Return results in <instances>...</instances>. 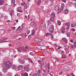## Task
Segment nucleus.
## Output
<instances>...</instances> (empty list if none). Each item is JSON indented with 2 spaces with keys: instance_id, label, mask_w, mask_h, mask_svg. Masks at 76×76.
<instances>
[{
  "instance_id": "nucleus-1",
  "label": "nucleus",
  "mask_w": 76,
  "mask_h": 76,
  "mask_svg": "<svg viewBox=\"0 0 76 76\" xmlns=\"http://www.w3.org/2000/svg\"><path fill=\"white\" fill-rule=\"evenodd\" d=\"M12 65V64L10 61L6 62L3 61L2 64V71L4 73H6L7 72V69H10Z\"/></svg>"
},
{
  "instance_id": "nucleus-2",
  "label": "nucleus",
  "mask_w": 76,
  "mask_h": 76,
  "mask_svg": "<svg viewBox=\"0 0 76 76\" xmlns=\"http://www.w3.org/2000/svg\"><path fill=\"white\" fill-rule=\"evenodd\" d=\"M54 26L51 25V28H49L48 29L50 33H52L54 31Z\"/></svg>"
},
{
  "instance_id": "nucleus-3",
  "label": "nucleus",
  "mask_w": 76,
  "mask_h": 76,
  "mask_svg": "<svg viewBox=\"0 0 76 76\" xmlns=\"http://www.w3.org/2000/svg\"><path fill=\"white\" fill-rule=\"evenodd\" d=\"M22 31V28H21L20 26H19L16 30V32L17 33H20V32Z\"/></svg>"
},
{
  "instance_id": "nucleus-4",
  "label": "nucleus",
  "mask_w": 76,
  "mask_h": 76,
  "mask_svg": "<svg viewBox=\"0 0 76 76\" xmlns=\"http://www.w3.org/2000/svg\"><path fill=\"white\" fill-rule=\"evenodd\" d=\"M23 69L26 72H28L29 71V66L28 65H26L24 66Z\"/></svg>"
},
{
  "instance_id": "nucleus-5",
  "label": "nucleus",
  "mask_w": 76,
  "mask_h": 76,
  "mask_svg": "<svg viewBox=\"0 0 76 76\" xmlns=\"http://www.w3.org/2000/svg\"><path fill=\"white\" fill-rule=\"evenodd\" d=\"M63 68L64 70H69L70 69V67L67 65L64 66Z\"/></svg>"
},
{
  "instance_id": "nucleus-6",
  "label": "nucleus",
  "mask_w": 76,
  "mask_h": 76,
  "mask_svg": "<svg viewBox=\"0 0 76 76\" xmlns=\"http://www.w3.org/2000/svg\"><path fill=\"white\" fill-rule=\"evenodd\" d=\"M38 44L39 46H43L44 45V43L42 42H41L40 40L39 42H38Z\"/></svg>"
},
{
  "instance_id": "nucleus-7",
  "label": "nucleus",
  "mask_w": 76,
  "mask_h": 76,
  "mask_svg": "<svg viewBox=\"0 0 76 76\" xmlns=\"http://www.w3.org/2000/svg\"><path fill=\"white\" fill-rule=\"evenodd\" d=\"M18 60L19 63H21L22 64H24L25 63V61L22 60L20 58L18 59Z\"/></svg>"
},
{
  "instance_id": "nucleus-8",
  "label": "nucleus",
  "mask_w": 76,
  "mask_h": 76,
  "mask_svg": "<svg viewBox=\"0 0 76 76\" xmlns=\"http://www.w3.org/2000/svg\"><path fill=\"white\" fill-rule=\"evenodd\" d=\"M30 25H33V26L35 27L36 24H35V23L34 22H31L30 23Z\"/></svg>"
},
{
  "instance_id": "nucleus-9",
  "label": "nucleus",
  "mask_w": 76,
  "mask_h": 76,
  "mask_svg": "<svg viewBox=\"0 0 76 76\" xmlns=\"http://www.w3.org/2000/svg\"><path fill=\"white\" fill-rule=\"evenodd\" d=\"M34 40L36 42H39V41H41V40L39 38H38V37H36L34 38Z\"/></svg>"
},
{
  "instance_id": "nucleus-10",
  "label": "nucleus",
  "mask_w": 76,
  "mask_h": 76,
  "mask_svg": "<svg viewBox=\"0 0 76 76\" xmlns=\"http://www.w3.org/2000/svg\"><path fill=\"white\" fill-rule=\"evenodd\" d=\"M65 25H66V26H68V28H66V30L69 29V28L70 27V24L69 23H66L65 24Z\"/></svg>"
},
{
  "instance_id": "nucleus-11",
  "label": "nucleus",
  "mask_w": 76,
  "mask_h": 76,
  "mask_svg": "<svg viewBox=\"0 0 76 76\" xmlns=\"http://www.w3.org/2000/svg\"><path fill=\"white\" fill-rule=\"evenodd\" d=\"M62 40L66 42V43H67V40L66 39V38L65 37L62 38Z\"/></svg>"
},
{
  "instance_id": "nucleus-12",
  "label": "nucleus",
  "mask_w": 76,
  "mask_h": 76,
  "mask_svg": "<svg viewBox=\"0 0 76 76\" xmlns=\"http://www.w3.org/2000/svg\"><path fill=\"white\" fill-rule=\"evenodd\" d=\"M41 48L42 50H46L47 48H46V46H42L41 47Z\"/></svg>"
},
{
  "instance_id": "nucleus-13",
  "label": "nucleus",
  "mask_w": 76,
  "mask_h": 76,
  "mask_svg": "<svg viewBox=\"0 0 76 76\" xmlns=\"http://www.w3.org/2000/svg\"><path fill=\"white\" fill-rule=\"evenodd\" d=\"M23 50V48L22 47H20L18 49V50L19 52H21Z\"/></svg>"
},
{
  "instance_id": "nucleus-14",
  "label": "nucleus",
  "mask_w": 76,
  "mask_h": 76,
  "mask_svg": "<svg viewBox=\"0 0 76 76\" xmlns=\"http://www.w3.org/2000/svg\"><path fill=\"white\" fill-rule=\"evenodd\" d=\"M51 15L52 16L51 17L55 18V17L56 16V14H55V13L53 12H52L51 13Z\"/></svg>"
},
{
  "instance_id": "nucleus-15",
  "label": "nucleus",
  "mask_w": 76,
  "mask_h": 76,
  "mask_svg": "<svg viewBox=\"0 0 76 76\" xmlns=\"http://www.w3.org/2000/svg\"><path fill=\"white\" fill-rule=\"evenodd\" d=\"M54 17H51L50 18V20L52 22H54Z\"/></svg>"
},
{
  "instance_id": "nucleus-16",
  "label": "nucleus",
  "mask_w": 76,
  "mask_h": 76,
  "mask_svg": "<svg viewBox=\"0 0 76 76\" xmlns=\"http://www.w3.org/2000/svg\"><path fill=\"white\" fill-rule=\"evenodd\" d=\"M18 69L19 70H22L23 69V66H18Z\"/></svg>"
},
{
  "instance_id": "nucleus-17",
  "label": "nucleus",
  "mask_w": 76,
  "mask_h": 76,
  "mask_svg": "<svg viewBox=\"0 0 76 76\" xmlns=\"http://www.w3.org/2000/svg\"><path fill=\"white\" fill-rule=\"evenodd\" d=\"M4 4V0H0V5H3Z\"/></svg>"
},
{
  "instance_id": "nucleus-18",
  "label": "nucleus",
  "mask_w": 76,
  "mask_h": 76,
  "mask_svg": "<svg viewBox=\"0 0 76 76\" xmlns=\"http://www.w3.org/2000/svg\"><path fill=\"white\" fill-rule=\"evenodd\" d=\"M41 0H38L37 1V4L38 5H40L41 4Z\"/></svg>"
},
{
  "instance_id": "nucleus-19",
  "label": "nucleus",
  "mask_w": 76,
  "mask_h": 76,
  "mask_svg": "<svg viewBox=\"0 0 76 76\" xmlns=\"http://www.w3.org/2000/svg\"><path fill=\"white\" fill-rule=\"evenodd\" d=\"M61 8L60 10H63L64 9V4H62L61 6Z\"/></svg>"
},
{
  "instance_id": "nucleus-20",
  "label": "nucleus",
  "mask_w": 76,
  "mask_h": 76,
  "mask_svg": "<svg viewBox=\"0 0 76 76\" xmlns=\"http://www.w3.org/2000/svg\"><path fill=\"white\" fill-rule=\"evenodd\" d=\"M64 13L65 15L66 14H67L69 12V10H65L64 11Z\"/></svg>"
},
{
  "instance_id": "nucleus-21",
  "label": "nucleus",
  "mask_w": 76,
  "mask_h": 76,
  "mask_svg": "<svg viewBox=\"0 0 76 76\" xmlns=\"http://www.w3.org/2000/svg\"><path fill=\"white\" fill-rule=\"evenodd\" d=\"M28 8H29V5L26 4L25 5L24 9H28Z\"/></svg>"
},
{
  "instance_id": "nucleus-22",
  "label": "nucleus",
  "mask_w": 76,
  "mask_h": 76,
  "mask_svg": "<svg viewBox=\"0 0 76 76\" xmlns=\"http://www.w3.org/2000/svg\"><path fill=\"white\" fill-rule=\"evenodd\" d=\"M15 36V33L13 32H12L10 34V37H13Z\"/></svg>"
},
{
  "instance_id": "nucleus-23",
  "label": "nucleus",
  "mask_w": 76,
  "mask_h": 76,
  "mask_svg": "<svg viewBox=\"0 0 76 76\" xmlns=\"http://www.w3.org/2000/svg\"><path fill=\"white\" fill-rule=\"evenodd\" d=\"M68 4L69 6H72L73 5V3L71 2H69Z\"/></svg>"
},
{
  "instance_id": "nucleus-24",
  "label": "nucleus",
  "mask_w": 76,
  "mask_h": 76,
  "mask_svg": "<svg viewBox=\"0 0 76 76\" xmlns=\"http://www.w3.org/2000/svg\"><path fill=\"white\" fill-rule=\"evenodd\" d=\"M12 67L13 69H16V66L15 65H12Z\"/></svg>"
},
{
  "instance_id": "nucleus-25",
  "label": "nucleus",
  "mask_w": 76,
  "mask_h": 76,
  "mask_svg": "<svg viewBox=\"0 0 76 76\" xmlns=\"http://www.w3.org/2000/svg\"><path fill=\"white\" fill-rule=\"evenodd\" d=\"M66 34L68 37H70V33H69V32H67L66 33Z\"/></svg>"
},
{
  "instance_id": "nucleus-26",
  "label": "nucleus",
  "mask_w": 76,
  "mask_h": 76,
  "mask_svg": "<svg viewBox=\"0 0 76 76\" xmlns=\"http://www.w3.org/2000/svg\"><path fill=\"white\" fill-rule=\"evenodd\" d=\"M0 32L3 34L4 33V30H1L0 31Z\"/></svg>"
},
{
  "instance_id": "nucleus-27",
  "label": "nucleus",
  "mask_w": 76,
  "mask_h": 76,
  "mask_svg": "<svg viewBox=\"0 0 76 76\" xmlns=\"http://www.w3.org/2000/svg\"><path fill=\"white\" fill-rule=\"evenodd\" d=\"M5 39H6V38L5 37H3V38H1L0 39V41H4V40H5Z\"/></svg>"
},
{
  "instance_id": "nucleus-28",
  "label": "nucleus",
  "mask_w": 76,
  "mask_h": 76,
  "mask_svg": "<svg viewBox=\"0 0 76 76\" xmlns=\"http://www.w3.org/2000/svg\"><path fill=\"white\" fill-rule=\"evenodd\" d=\"M7 76H12V74L9 72L7 74Z\"/></svg>"
},
{
  "instance_id": "nucleus-29",
  "label": "nucleus",
  "mask_w": 76,
  "mask_h": 76,
  "mask_svg": "<svg viewBox=\"0 0 76 76\" xmlns=\"http://www.w3.org/2000/svg\"><path fill=\"white\" fill-rule=\"evenodd\" d=\"M28 61H29L31 63H33V61H32V60L31 58H28Z\"/></svg>"
},
{
  "instance_id": "nucleus-30",
  "label": "nucleus",
  "mask_w": 76,
  "mask_h": 76,
  "mask_svg": "<svg viewBox=\"0 0 76 76\" xmlns=\"http://www.w3.org/2000/svg\"><path fill=\"white\" fill-rule=\"evenodd\" d=\"M35 31L34 30H33L32 33V35H35Z\"/></svg>"
},
{
  "instance_id": "nucleus-31",
  "label": "nucleus",
  "mask_w": 76,
  "mask_h": 76,
  "mask_svg": "<svg viewBox=\"0 0 76 76\" xmlns=\"http://www.w3.org/2000/svg\"><path fill=\"white\" fill-rule=\"evenodd\" d=\"M47 23L48 25H49L50 24V22L49 20H48L47 21Z\"/></svg>"
},
{
  "instance_id": "nucleus-32",
  "label": "nucleus",
  "mask_w": 76,
  "mask_h": 76,
  "mask_svg": "<svg viewBox=\"0 0 76 76\" xmlns=\"http://www.w3.org/2000/svg\"><path fill=\"white\" fill-rule=\"evenodd\" d=\"M38 62L40 64H42V61H41V60H39L38 61Z\"/></svg>"
},
{
  "instance_id": "nucleus-33",
  "label": "nucleus",
  "mask_w": 76,
  "mask_h": 76,
  "mask_svg": "<svg viewBox=\"0 0 76 76\" xmlns=\"http://www.w3.org/2000/svg\"><path fill=\"white\" fill-rule=\"evenodd\" d=\"M57 23H58L59 25H61V23H60V21L59 20L57 21Z\"/></svg>"
},
{
  "instance_id": "nucleus-34",
  "label": "nucleus",
  "mask_w": 76,
  "mask_h": 76,
  "mask_svg": "<svg viewBox=\"0 0 76 76\" xmlns=\"http://www.w3.org/2000/svg\"><path fill=\"white\" fill-rule=\"evenodd\" d=\"M58 7L57 6H56L55 7V10H58L59 9Z\"/></svg>"
},
{
  "instance_id": "nucleus-35",
  "label": "nucleus",
  "mask_w": 76,
  "mask_h": 76,
  "mask_svg": "<svg viewBox=\"0 0 76 76\" xmlns=\"http://www.w3.org/2000/svg\"><path fill=\"white\" fill-rule=\"evenodd\" d=\"M62 58H67V56H66V55H63L62 56Z\"/></svg>"
},
{
  "instance_id": "nucleus-36",
  "label": "nucleus",
  "mask_w": 76,
  "mask_h": 76,
  "mask_svg": "<svg viewBox=\"0 0 76 76\" xmlns=\"http://www.w3.org/2000/svg\"><path fill=\"white\" fill-rule=\"evenodd\" d=\"M21 5L22 6H25V5H26V3H25V2H23V3H22Z\"/></svg>"
},
{
  "instance_id": "nucleus-37",
  "label": "nucleus",
  "mask_w": 76,
  "mask_h": 76,
  "mask_svg": "<svg viewBox=\"0 0 76 76\" xmlns=\"http://www.w3.org/2000/svg\"><path fill=\"white\" fill-rule=\"evenodd\" d=\"M42 27H43L44 28H46V25L45 24H43Z\"/></svg>"
},
{
  "instance_id": "nucleus-38",
  "label": "nucleus",
  "mask_w": 76,
  "mask_h": 76,
  "mask_svg": "<svg viewBox=\"0 0 76 76\" xmlns=\"http://www.w3.org/2000/svg\"><path fill=\"white\" fill-rule=\"evenodd\" d=\"M23 75L24 76H28V73H26V72L25 73H24L23 74Z\"/></svg>"
},
{
  "instance_id": "nucleus-39",
  "label": "nucleus",
  "mask_w": 76,
  "mask_h": 76,
  "mask_svg": "<svg viewBox=\"0 0 76 76\" xmlns=\"http://www.w3.org/2000/svg\"><path fill=\"white\" fill-rule=\"evenodd\" d=\"M17 12H23V11L22 10H18L17 11Z\"/></svg>"
},
{
  "instance_id": "nucleus-40",
  "label": "nucleus",
  "mask_w": 76,
  "mask_h": 76,
  "mask_svg": "<svg viewBox=\"0 0 76 76\" xmlns=\"http://www.w3.org/2000/svg\"><path fill=\"white\" fill-rule=\"evenodd\" d=\"M43 66L44 67H46L47 66V64L46 63H43Z\"/></svg>"
},
{
  "instance_id": "nucleus-41",
  "label": "nucleus",
  "mask_w": 76,
  "mask_h": 76,
  "mask_svg": "<svg viewBox=\"0 0 76 76\" xmlns=\"http://www.w3.org/2000/svg\"><path fill=\"white\" fill-rule=\"evenodd\" d=\"M26 32H27V34H29L30 33V31L29 30H27L26 31Z\"/></svg>"
},
{
  "instance_id": "nucleus-42",
  "label": "nucleus",
  "mask_w": 76,
  "mask_h": 76,
  "mask_svg": "<svg viewBox=\"0 0 76 76\" xmlns=\"http://www.w3.org/2000/svg\"><path fill=\"white\" fill-rule=\"evenodd\" d=\"M32 18L33 19V20H35V17L34 16H32Z\"/></svg>"
},
{
  "instance_id": "nucleus-43",
  "label": "nucleus",
  "mask_w": 76,
  "mask_h": 76,
  "mask_svg": "<svg viewBox=\"0 0 76 76\" xmlns=\"http://www.w3.org/2000/svg\"><path fill=\"white\" fill-rule=\"evenodd\" d=\"M69 50V48H65V50L66 51H68V50Z\"/></svg>"
},
{
  "instance_id": "nucleus-44",
  "label": "nucleus",
  "mask_w": 76,
  "mask_h": 76,
  "mask_svg": "<svg viewBox=\"0 0 76 76\" xmlns=\"http://www.w3.org/2000/svg\"><path fill=\"white\" fill-rule=\"evenodd\" d=\"M10 13H13V12H14V11H13V10H11L10 11Z\"/></svg>"
},
{
  "instance_id": "nucleus-45",
  "label": "nucleus",
  "mask_w": 76,
  "mask_h": 76,
  "mask_svg": "<svg viewBox=\"0 0 76 76\" xmlns=\"http://www.w3.org/2000/svg\"><path fill=\"white\" fill-rule=\"evenodd\" d=\"M11 28H12V30H15L16 29V27H11Z\"/></svg>"
},
{
  "instance_id": "nucleus-46",
  "label": "nucleus",
  "mask_w": 76,
  "mask_h": 76,
  "mask_svg": "<svg viewBox=\"0 0 76 76\" xmlns=\"http://www.w3.org/2000/svg\"><path fill=\"white\" fill-rule=\"evenodd\" d=\"M74 47L75 46L73 45H72L70 47L72 48H74Z\"/></svg>"
},
{
  "instance_id": "nucleus-47",
  "label": "nucleus",
  "mask_w": 76,
  "mask_h": 76,
  "mask_svg": "<svg viewBox=\"0 0 76 76\" xmlns=\"http://www.w3.org/2000/svg\"><path fill=\"white\" fill-rule=\"evenodd\" d=\"M21 9H22V7H18V10H21Z\"/></svg>"
},
{
  "instance_id": "nucleus-48",
  "label": "nucleus",
  "mask_w": 76,
  "mask_h": 76,
  "mask_svg": "<svg viewBox=\"0 0 76 76\" xmlns=\"http://www.w3.org/2000/svg\"><path fill=\"white\" fill-rule=\"evenodd\" d=\"M31 35H29L28 36V38L29 39H31Z\"/></svg>"
},
{
  "instance_id": "nucleus-49",
  "label": "nucleus",
  "mask_w": 76,
  "mask_h": 76,
  "mask_svg": "<svg viewBox=\"0 0 76 76\" xmlns=\"http://www.w3.org/2000/svg\"><path fill=\"white\" fill-rule=\"evenodd\" d=\"M34 75H36V76H40V74H34Z\"/></svg>"
},
{
  "instance_id": "nucleus-50",
  "label": "nucleus",
  "mask_w": 76,
  "mask_h": 76,
  "mask_svg": "<svg viewBox=\"0 0 76 76\" xmlns=\"http://www.w3.org/2000/svg\"><path fill=\"white\" fill-rule=\"evenodd\" d=\"M43 75L44 76H47V74H45V73H43Z\"/></svg>"
},
{
  "instance_id": "nucleus-51",
  "label": "nucleus",
  "mask_w": 76,
  "mask_h": 76,
  "mask_svg": "<svg viewBox=\"0 0 76 76\" xmlns=\"http://www.w3.org/2000/svg\"><path fill=\"white\" fill-rule=\"evenodd\" d=\"M6 50H2V52L3 53H6Z\"/></svg>"
},
{
  "instance_id": "nucleus-52",
  "label": "nucleus",
  "mask_w": 76,
  "mask_h": 76,
  "mask_svg": "<svg viewBox=\"0 0 76 76\" xmlns=\"http://www.w3.org/2000/svg\"><path fill=\"white\" fill-rule=\"evenodd\" d=\"M61 54H64V52L62 50L61 51Z\"/></svg>"
},
{
  "instance_id": "nucleus-53",
  "label": "nucleus",
  "mask_w": 76,
  "mask_h": 76,
  "mask_svg": "<svg viewBox=\"0 0 76 76\" xmlns=\"http://www.w3.org/2000/svg\"><path fill=\"white\" fill-rule=\"evenodd\" d=\"M53 38H54V36H53L52 35L51 37V39H52V40H53Z\"/></svg>"
},
{
  "instance_id": "nucleus-54",
  "label": "nucleus",
  "mask_w": 76,
  "mask_h": 76,
  "mask_svg": "<svg viewBox=\"0 0 76 76\" xmlns=\"http://www.w3.org/2000/svg\"><path fill=\"white\" fill-rule=\"evenodd\" d=\"M7 9V8H6V7H3V10H6Z\"/></svg>"
},
{
  "instance_id": "nucleus-55",
  "label": "nucleus",
  "mask_w": 76,
  "mask_h": 76,
  "mask_svg": "<svg viewBox=\"0 0 76 76\" xmlns=\"http://www.w3.org/2000/svg\"><path fill=\"white\" fill-rule=\"evenodd\" d=\"M59 75H62L63 74V72L62 71H61L59 73Z\"/></svg>"
},
{
  "instance_id": "nucleus-56",
  "label": "nucleus",
  "mask_w": 76,
  "mask_h": 76,
  "mask_svg": "<svg viewBox=\"0 0 76 76\" xmlns=\"http://www.w3.org/2000/svg\"><path fill=\"white\" fill-rule=\"evenodd\" d=\"M74 7H76V2H75L74 4Z\"/></svg>"
},
{
  "instance_id": "nucleus-57",
  "label": "nucleus",
  "mask_w": 76,
  "mask_h": 76,
  "mask_svg": "<svg viewBox=\"0 0 76 76\" xmlns=\"http://www.w3.org/2000/svg\"><path fill=\"white\" fill-rule=\"evenodd\" d=\"M74 46L75 47H76V41L74 43Z\"/></svg>"
},
{
  "instance_id": "nucleus-58",
  "label": "nucleus",
  "mask_w": 76,
  "mask_h": 76,
  "mask_svg": "<svg viewBox=\"0 0 76 76\" xmlns=\"http://www.w3.org/2000/svg\"><path fill=\"white\" fill-rule=\"evenodd\" d=\"M36 11H37V13H39V12H40L39 10H37Z\"/></svg>"
},
{
  "instance_id": "nucleus-59",
  "label": "nucleus",
  "mask_w": 76,
  "mask_h": 76,
  "mask_svg": "<svg viewBox=\"0 0 76 76\" xmlns=\"http://www.w3.org/2000/svg\"><path fill=\"white\" fill-rule=\"evenodd\" d=\"M28 46H26L25 47V49H26V50H27V49H28Z\"/></svg>"
},
{
  "instance_id": "nucleus-60",
  "label": "nucleus",
  "mask_w": 76,
  "mask_h": 76,
  "mask_svg": "<svg viewBox=\"0 0 76 76\" xmlns=\"http://www.w3.org/2000/svg\"><path fill=\"white\" fill-rule=\"evenodd\" d=\"M48 35H50V34L48 33H47L46 34V36L47 37Z\"/></svg>"
},
{
  "instance_id": "nucleus-61",
  "label": "nucleus",
  "mask_w": 76,
  "mask_h": 76,
  "mask_svg": "<svg viewBox=\"0 0 76 76\" xmlns=\"http://www.w3.org/2000/svg\"><path fill=\"white\" fill-rule=\"evenodd\" d=\"M48 69H49V68H50V64H48Z\"/></svg>"
},
{
  "instance_id": "nucleus-62",
  "label": "nucleus",
  "mask_w": 76,
  "mask_h": 76,
  "mask_svg": "<svg viewBox=\"0 0 76 76\" xmlns=\"http://www.w3.org/2000/svg\"><path fill=\"white\" fill-rule=\"evenodd\" d=\"M33 52H31L29 53V54L31 56H32L33 55Z\"/></svg>"
},
{
  "instance_id": "nucleus-63",
  "label": "nucleus",
  "mask_w": 76,
  "mask_h": 76,
  "mask_svg": "<svg viewBox=\"0 0 76 76\" xmlns=\"http://www.w3.org/2000/svg\"><path fill=\"white\" fill-rule=\"evenodd\" d=\"M12 3L13 4H15V0H12Z\"/></svg>"
},
{
  "instance_id": "nucleus-64",
  "label": "nucleus",
  "mask_w": 76,
  "mask_h": 76,
  "mask_svg": "<svg viewBox=\"0 0 76 76\" xmlns=\"http://www.w3.org/2000/svg\"><path fill=\"white\" fill-rule=\"evenodd\" d=\"M71 76H75V75H74L73 73H71Z\"/></svg>"
}]
</instances>
